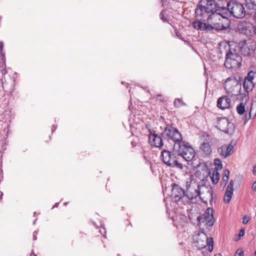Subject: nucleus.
Masks as SVG:
<instances>
[{
	"instance_id": "obj_1",
	"label": "nucleus",
	"mask_w": 256,
	"mask_h": 256,
	"mask_svg": "<svg viewBox=\"0 0 256 256\" xmlns=\"http://www.w3.org/2000/svg\"><path fill=\"white\" fill-rule=\"evenodd\" d=\"M204 2H199L195 10L196 16L197 20L192 22L194 29L198 30L210 32L213 30H223L228 28L230 24L226 17L222 16L224 10L221 9L222 14L218 12L216 7L209 4L205 6Z\"/></svg>"
},
{
	"instance_id": "obj_2",
	"label": "nucleus",
	"mask_w": 256,
	"mask_h": 256,
	"mask_svg": "<svg viewBox=\"0 0 256 256\" xmlns=\"http://www.w3.org/2000/svg\"><path fill=\"white\" fill-rule=\"evenodd\" d=\"M212 6L214 7H216V11L220 14L222 12H220L219 10H221V9L224 10V12L226 14H222V16L226 17L229 21H230L228 18L230 14L236 18H242L246 15V10L243 5L237 2L231 1L228 2L226 4V8L224 6H217L214 3H213Z\"/></svg>"
},
{
	"instance_id": "obj_3",
	"label": "nucleus",
	"mask_w": 256,
	"mask_h": 256,
	"mask_svg": "<svg viewBox=\"0 0 256 256\" xmlns=\"http://www.w3.org/2000/svg\"><path fill=\"white\" fill-rule=\"evenodd\" d=\"M164 139L168 141L172 140L176 144H180L182 140V134L176 128L170 125H167L164 130L161 133Z\"/></svg>"
},
{
	"instance_id": "obj_4",
	"label": "nucleus",
	"mask_w": 256,
	"mask_h": 256,
	"mask_svg": "<svg viewBox=\"0 0 256 256\" xmlns=\"http://www.w3.org/2000/svg\"><path fill=\"white\" fill-rule=\"evenodd\" d=\"M224 89L228 95L236 96L241 89L240 82L234 77L228 78L224 82Z\"/></svg>"
},
{
	"instance_id": "obj_5",
	"label": "nucleus",
	"mask_w": 256,
	"mask_h": 256,
	"mask_svg": "<svg viewBox=\"0 0 256 256\" xmlns=\"http://www.w3.org/2000/svg\"><path fill=\"white\" fill-rule=\"evenodd\" d=\"M242 60L239 54L230 50L226 54L224 66L228 68H238L240 66Z\"/></svg>"
},
{
	"instance_id": "obj_6",
	"label": "nucleus",
	"mask_w": 256,
	"mask_h": 256,
	"mask_svg": "<svg viewBox=\"0 0 256 256\" xmlns=\"http://www.w3.org/2000/svg\"><path fill=\"white\" fill-rule=\"evenodd\" d=\"M196 246L198 249H202L208 246V250L212 252L214 249V241L212 238H208L207 235L204 232L198 233L196 242Z\"/></svg>"
},
{
	"instance_id": "obj_7",
	"label": "nucleus",
	"mask_w": 256,
	"mask_h": 256,
	"mask_svg": "<svg viewBox=\"0 0 256 256\" xmlns=\"http://www.w3.org/2000/svg\"><path fill=\"white\" fill-rule=\"evenodd\" d=\"M214 212L212 208H208L203 214L198 216L197 220L199 226L200 227L202 224L206 226H212L214 222Z\"/></svg>"
},
{
	"instance_id": "obj_8",
	"label": "nucleus",
	"mask_w": 256,
	"mask_h": 256,
	"mask_svg": "<svg viewBox=\"0 0 256 256\" xmlns=\"http://www.w3.org/2000/svg\"><path fill=\"white\" fill-rule=\"evenodd\" d=\"M161 156L162 162L166 165L172 167H176L180 169L182 168V164L178 162L175 154L168 150H164L162 152Z\"/></svg>"
},
{
	"instance_id": "obj_9",
	"label": "nucleus",
	"mask_w": 256,
	"mask_h": 256,
	"mask_svg": "<svg viewBox=\"0 0 256 256\" xmlns=\"http://www.w3.org/2000/svg\"><path fill=\"white\" fill-rule=\"evenodd\" d=\"M197 190H198L199 196L204 202L207 203L208 200L210 202L212 200L214 192L212 186L198 185Z\"/></svg>"
},
{
	"instance_id": "obj_10",
	"label": "nucleus",
	"mask_w": 256,
	"mask_h": 256,
	"mask_svg": "<svg viewBox=\"0 0 256 256\" xmlns=\"http://www.w3.org/2000/svg\"><path fill=\"white\" fill-rule=\"evenodd\" d=\"M178 152L186 161L192 160L195 156V151L190 146L187 144H178Z\"/></svg>"
},
{
	"instance_id": "obj_11",
	"label": "nucleus",
	"mask_w": 256,
	"mask_h": 256,
	"mask_svg": "<svg viewBox=\"0 0 256 256\" xmlns=\"http://www.w3.org/2000/svg\"><path fill=\"white\" fill-rule=\"evenodd\" d=\"M216 127L221 131L228 134H232L234 129V124L225 118L218 119Z\"/></svg>"
},
{
	"instance_id": "obj_12",
	"label": "nucleus",
	"mask_w": 256,
	"mask_h": 256,
	"mask_svg": "<svg viewBox=\"0 0 256 256\" xmlns=\"http://www.w3.org/2000/svg\"><path fill=\"white\" fill-rule=\"evenodd\" d=\"M172 195L176 202L182 201L184 204V196H186L184 190L178 184H172Z\"/></svg>"
},
{
	"instance_id": "obj_13",
	"label": "nucleus",
	"mask_w": 256,
	"mask_h": 256,
	"mask_svg": "<svg viewBox=\"0 0 256 256\" xmlns=\"http://www.w3.org/2000/svg\"><path fill=\"white\" fill-rule=\"evenodd\" d=\"M148 140L151 146L156 148H160L163 145L162 137L157 134H149Z\"/></svg>"
},
{
	"instance_id": "obj_14",
	"label": "nucleus",
	"mask_w": 256,
	"mask_h": 256,
	"mask_svg": "<svg viewBox=\"0 0 256 256\" xmlns=\"http://www.w3.org/2000/svg\"><path fill=\"white\" fill-rule=\"evenodd\" d=\"M234 146L231 144L228 145L224 144L218 148V152L220 156L226 158L230 154Z\"/></svg>"
},
{
	"instance_id": "obj_15",
	"label": "nucleus",
	"mask_w": 256,
	"mask_h": 256,
	"mask_svg": "<svg viewBox=\"0 0 256 256\" xmlns=\"http://www.w3.org/2000/svg\"><path fill=\"white\" fill-rule=\"evenodd\" d=\"M231 104L230 100L227 96L220 98L217 101V106L222 110L228 108Z\"/></svg>"
},
{
	"instance_id": "obj_16",
	"label": "nucleus",
	"mask_w": 256,
	"mask_h": 256,
	"mask_svg": "<svg viewBox=\"0 0 256 256\" xmlns=\"http://www.w3.org/2000/svg\"><path fill=\"white\" fill-rule=\"evenodd\" d=\"M234 184V182L230 180L226 190L224 200L226 204L230 202L233 194Z\"/></svg>"
},
{
	"instance_id": "obj_17",
	"label": "nucleus",
	"mask_w": 256,
	"mask_h": 256,
	"mask_svg": "<svg viewBox=\"0 0 256 256\" xmlns=\"http://www.w3.org/2000/svg\"><path fill=\"white\" fill-rule=\"evenodd\" d=\"M199 195L200 193L198 190H197V188L194 190V192H192L190 188H187V193L186 194V196L184 197L185 198L184 204H186L190 203L191 200L196 198Z\"/></svg>"
},
{
	"instance_id": "obj_18",
	"label": "nucleus",
	"mask_w": 256,
	"mask_h": 256,
	"mask_svg": "<svg viewBox=\"0 0 256 256\" xmlns=\"http://www.w3.org/2000/svg\"><path fill=\"white\" fill-rule=\"evenodd\" d=\"M254 48L255 46L254 44L252 46H248V43L244 42L240 48V50L242 54L246 56H250L254 54Z\"/></svg>"
},
{
	"instance_id": "obj_19",
	"label": "nucleus",
	"mask_w": 256,
	"mask_h": 256,
	"mask_svg": "<svg viewBox=\"0 0 256 256\" xmlns=\"http://www.w3.org/2000/svg\"><path fill=\"white\" fill-rule=\"evenodd\" d=\"M242 84L244 90L248 94L252 91L254 86L253 82L248 80V79H244Z\"/></svg>"
},
{
	"instance_id": "obj_20",
	"label": "nucleus",
	"mask_w": 256,
	"mask_h": 256,
	"mask_svg": "<svg viewBox=\"0 0 256 256\" xmlns=\"http://www.w3.org/2000/svg\"><path fill=\"white\" fill-rule=\"evenodd\" d=\"M212 181L214 184H216L220 180V174L218 170L214 169L210 172Z\"/></svg>"
},
{
	"instance_id": "obj_21",
	"label": "nucleus",
	"mask_w": 256,
	"mask_h": 256,
	"mask_svg": "<svg viewBox=\"0 0 256 256\" xmlns=\"http://www.w3.org/2000/svg\"><path fill=\"white\" fill-rule=\"evenodd\" d=\"M200 149L206 156L210 155L212 152L211 147L208 142H204L201 145Z\"/></svg>"
},
{
	"instance_id": "obj_22",
	"label": "nucleus",
	"mask_w": 256,
	"mask_h": 256,
	"mask_svg": "<svg viewBox=\"0 0 256 256\" xmlns=\"http://www.w3.org/2000/svg\"><path fill=\"white\" fill-rule=\"evenodd\" d=\"M245 4L248 9L256 10V0H245Z\"/></svg>"
},
{
	"instance_id": "obj_23",
	"label": "nucleus",
	"mask_w": 256,
	"mask_h": 256,
	"mask_svg": "<svg viewBox=\"0 0 256 256\" xmlns=\"http://www.w3.org/2000/svg\"><path fill=\"white\" fill-rule=\"evenodd\" d=\"M230 174V171L228 170H225L224 172V176L222 178V180L220 182V185H222V182H224V186L226 184V182L228 180V176Z\"/></svg>"
},
{
	"instance_id": "obj_24",
	"label": "nucleus",
	"mask_w": 256,
	"mask_h": 256,
	"mask_svg": "<svg viewBox=\"0 0 256 256\" xmlns=\"http://www.w3.org/2000/svg\"><path fill=\"white\" fill-rule=\"evenodd\" d=\"M236 111L239 114H242L246 112L244 104L240 102L236 106Z\"/></svg>"
},
{
	"instance_id": "obj_25",
	"label": "nucleus",
	"mask_w": 256,
	"mask_h": 256,
	"mask_svg": "<svg viewBox=\"0 0 256 256\" xmlns=\"http://www.w3.org/2000/svg\"><path fill=\"white\" fill-rule=\"evenodd\" d=\"M214 164L217 166L216 170H222V163L221 160L218 158H216L214 161Z\"/></svg>"
},
{
	"instance_id": "obj_26",
	"label": "nucleus",
	"mask_w": 256,
	"mask_h": 256,
	"mask_svg": "<svg viewBox=\"0 0 256 256\" xmlns=\"http://www.w3.org/2000/svg\"><path fill=\"white\" fill-rule=\"evenodd\" d=\"M160 19L164 22H168V16L166 15V12L164 10H162L160 14Z\"/></svg>"
},
{
	"instance_id": "obj_27",
	"label": "nucleus",
	"mask_w": 256,
	"mask_h": 256,
	"mask_svg": "<svg viewBox=\"0 0 256 256\" xmlns=\"http://www.w3.org/2000/svg\"><path fill=\"white\" fill-rule=\"evenodd\" d=\"M174 104L176 107L178 108L184 104L181 99L176 98L174 102Z\"/></svg>"
},
{
	"instance_id": "obj_28",
	"label": "nucleus",
	"mask_w": 256,
	"mask_h": 256,
	"mask_svg": "<svg viewBox=\"0 0 256 256\" xmlns=\"http://www.w3.org/2000/svg\"><path fill=\"white\" fill-rule=\"evenodd\" d=\"M254 72H252V71H250L248 72L247 76L246 77L244 78V79H248V80H250L251 82H252V80H253L254 77Z\"/></svg>"
},
{
	"instance_id": "obj_29",
	"label": "nucleus",
	"mask_w": 256,
	"mask_h": 256,
	"mask_svg": "<svg viewBox=\"0 0 256 256\" xmlns=\"http://www.w3.org/2000/svg\"><path fill=\"white\" fill-rule=\"evenodd\" d=\"M244 252L242 250L238 249L235 254L234 256H244Z\"/></svg>"
},
{
	"instance_id": "obj_30",
	"label": "nucleus",
	"mask_w": 256,
	"mask_h": 256,
	"mask_svg": "<svg viewBox=\"0 0 256 256\" xmlns=\"http://www.w3.org/2000/svg\"><path fill=\"white\" fill-rule=\"evenodd\" d=\"M250 220V218L247 216H244L242 218V222L244 224H246Z\"/></svg>"
},
{
	"instance_id": "obj_31",
	"label": "nucleus",
	"mask_w": 256,
	"mask_h": 256,
	"mask_svg": "<svg viewBox=\"0 0 256 256\" xmlns=\"http://www.w3.org/2000/svg\"><path fill=\"white\" fill-rule=\"evenodd\" d=\"M244 233H245V231L244 229H242L240 230V232H239V234H238V236H239V238H240L242 236H244Z\"/></svg>"
},
{
	"instance_id": "obj_32",
	"label": "nucleus",
	"mask_w": 256,
	"mask_h": 256,
	"mask_svg": "<svg viewBox=\"0 0 256 256\" xmlns=\"http://www.w3.org/2000/svg\"><path fill=\"white\" fill-rule=\"evenodd\" d=\"M252 174L256 176V164H255L253 166Z\"/></svg>"
},
{
	"instance_id": "obj_33",
	"label": "nucleus",
	"mask_w": 256,
	"mask_h": 256,
	"mask_svg": "<svg viewBox=\"0 0 256 256\" xmlns=\"http://www.w3.org/2000/svg\"><path fill=\"white\" fill-rule=\"evenodd\" d=\"M168 0H162V3L163 6L167 5V4L168 3Z\"/></svg>"
},
{
	"instance_id": "obj_34",
	"label": "nucleus",
	"mask_w": 256,
	"mask_h": 256,
	"mask_svg": "<svg viewBox=\"0 0 256 256\" xmlns=\"http://www.w3.org/2000/svg\"><path fill=\"white\" fill-rule=\"evenodd\" d=\"M252 189L253 190L256 191V182H254L252 186Z\"/></svg>"
},
{
	"instance_id": "obj_35",
	"label": "nucleus",
	"mask_w": 256,
	"mask_h": 256,
	"mask_svg": "<svg viewBox=\"0 0 256 256\" xmlns=\"http://www.w3.org/2000/svg\"><path fill=\"white\" fill-rule=\"evenodd\" d=\"M2 62H3L4 64H5L6 60H5V58H4V54H2Z\"/></svg>"
},
{
	"instance_id": "obj_36",
	"label": "nucleus",
	"mask_w": 256,
	"mask_h": 256,
	"mask_svg": "<svg viewBox=\"0 0 256 256\" xmlns=\"http://www.w3.org/2000/svg\"><path fill=\"white\" fill-rule=\"evenodd\" d=\"M36 232H34V234H33V239H34V240H36Z\"/></svg>"
},
{
	"instance_id": "obj_37",
	"label": "nucleus",
	"mask_w": 256,
	"mask_h": 256,
	"mask_svg": "<svg viewBox=\"0 0 256 256\" xmlns=\"http://www.w3.org/2000/svg\"><path fill=\"white\" fill-rule=\"evenodd\" d=\"M3 193L0 191V200L2 199Z\"/></svg>"
},
{
	"instance_id": "obj_38",
	"label": "nucleus",
	"mask_w": 256,
	"mask_h": 256,
	"mask_svg": "<svg viewBox=\"0 0 256 256\" xmlns=\"http://www.w3.org/2000/svg\"><path fill=\"white\" fill-rule=\"evenodd\" d=\"M58 204H59V203H58V202L56 203V204H54V206L53 208H54V207H58Z\"/></svg>"
},
{
	"instance_id": "obj_39",
	"label": "nucleus",
	"mask_w": 256,
	"mask_h": 256,
	"mask_svg": "<svg viewBox=\"0 0 256 256\" xmlns=\"http://www.w3.org/2000/svg\"><path fill=\"white\" fill-rule=\"evenodd\" d=\"M215 256H222L220 254H218L215 255Z\"/></svg>"
},
{
	"instance_id": "obj_40",
	"label": "nucleus",
	"mask_w": 256,
	"mask_h": 256,
	"mask_svg": "<svg viewBox=\"0 0 256 256\" xmlns=\"http://www.w3.org/2000/svg\"><path fill=\"white\" fill-rule=\"evenodd\" d=\"M2 44H0V48L2 50Z\"/></svg>"
},
{
	"instance_id": "obj_41",
	"label": "nucleus",
	"mask_w": 256,
	"mask_h": 256,
	"mask_svg": "<svg viewBox=\"0 0 256 256\" xmlns=\"http://www.w3.org/2000/svg\"><path fill=\"white\" fill-rule=\"evenodd\" d=\"M103 230H104V234H106V232L105 230L104 229H103Z\"/></svg>"
},
{
	"instance_id": "obj_42",
	"label": "nucleus",
	"mask_w": 256,
	"mask_h": 256,
	"mask_svg": "<svg viewBox=\"0 0 256 256\" xmlns=\"http://www.w3.org/2000/svg\"><path fill=\"white\" fill-rule=\"evenodd\" d=\"M254 256H256V252H254Z\"/></svg>"
},
{
	"instance_id": "obj_43",
	"label": "nucleus",
	"mask_w": 256,
	"mask_h": 256,
	"mask_svg": "<svg viewBox=\"0 0 256 256\" xmlns=\"http://www.w3.org/2000/svg\"><path fill=\"white\" fill-rule=\"evenodd\" d=\"M161 96V94H158V96Z\"/></svg>"
},
{
	"instance_id": "obj_44",
	"label": "nucleus",
	"mask_w": 256,
	"mask_h": 256,
	"mask_svg": "<svg viewBox=\"0 0 256 256\" xmlns=\"http://www.w3.org/2000/svg\"><path fill=\"white\" fill-rule=\"evenodd\" d=\"M222 186H224V182H222Z\"/></svg>"
},
{
	"instance_id": "obj_45",
	"label": "nucleus",
	"mask_w": 256,
	"mask_h": 256,
	"mask_svg": "<svg viewBox=\"0 0 256 256\" xmlns=\"http://www.w3.org/2000/svg\"><path fill=\"white\" fill-rule=\"evenodd\" d=\"M254 16H255V18H256V14H254Z\"/></svg>"
}]
</instances>
